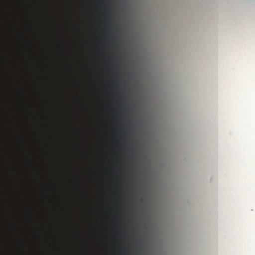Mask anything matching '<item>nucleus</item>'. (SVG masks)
Here are the masks:
<instances>
[{
    "instance_id": "obj_1",
    "label": "nucleus",
    "mask_w": 255,
    "mask_h": 255,
    "mask_svg": "<svg viewBox=\"0 0 255 255\" xmlns=\"http://www.w3.org/2000/svg\"><path fill=\"white\" fill-rule=\"evenodd\" d=\"M120 237V243L128 247H130L134 244H137L139 243V241L135 239L133 236L126 235L124 238L123 234L121 233Z\"/></svg>"
},
{
    "instance_id": "obj_2",
    "label": "nucleus",
    "mask_w": 255,
    "mask_h": 255,
    "mask_svg": "<svg viewBox=\"0 0 255 255\" xmlns=\"http://www.w3.org/2000/svg\"><path fill=\"white\" fill-rule=\"evenodd\" d=\"M17 240H18V241L20 242H23L24 241L23 237L21 236H18Z\"/></svg>"
}]
</instances>
